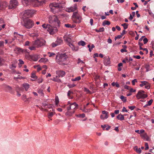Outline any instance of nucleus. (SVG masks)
<instances>
[{"label": "nucleus", "mask_w": 154, "mask_h": 154, "mask_svg": "<svg viewBox=\"0 0 154 154\" xmlns=\"http://www.w3.org/2000/svg\"><path fill=\"white\" fill-rule=\"evenodd\" d=\"M78 105L76 103H73L66 107L67 112L65 115L68 116H71L74 113L75 109L77 107Z\"/></svg>", "instance_id": "1"}, {"label": "nucleus", "mask_w": 154, "mask_h": 154, "mask_svg": "<svg viewBox=\"0 0 154 154\" xmlns=\"http://www.w3.org/2000/svg\"><path fill=\"white\" fill-rule=\"evenodd\" d=\"M48 21L52 26L58 27L60 26V21L55 15H50L48 17Z\"/></svg>", "instance_id": "2"}, {"label": "nucleus", "mask_w": 154, "mask_h": 154, "mask_svg": "<svg viewBox=\"0 0 154 154\" xmlns=\"http://www.w3.org/2000/svg\"><path fill=\"white\" fill-rule=\"evenodd\" d=\"M50 7L51 11L55 13L60 11L63 7L61 3L54 2L50 4Z\"/></svg>", "instance_id": "3"}, {"label": "nucleus", "mask_w": 154, "mask_h": 154, "mask_svg": "<svg viewBox=\"0 0 154 154\" xmlns=\"http://www.w3.org/2000/svg\"><path fill=\"white\" fill-rule=\"evenodd\" d=\"M67 58V55L65 54H62L57 55L56 56V60L57 62L60 65H66L65 61Z\"/></svg>", "instance_id": "4"}, {"label": "nucleus", "mask_w": 154, "mask_h": 154, "mask_svg": "<svg viewBox=\"0 0 154 154\" xmlns=\"http://www.w3.org/2000/svg\"><path fill=\"white\" fill-rule=\"evenodd\" d=\"M42 26L44 28L46 29L50 34H53L57 31V27H54V26H52L50 24L46 25L44 24L42 25Z\"/></svg>", "instance_id": "5"}, {"label": "nucleus", "mask_w": 154, "mask_h": 154, "mask_svg": "<svg viewBox=\"0 0 154 154\" xmlns=\"http://www.w3.org/2000/svg\"><path fill=\"white\" fill-rule=\"evenodd\" d=\"M34 25L33 22L30 19H28L24 22L23 26L26 28L29 29L31 28Z\"/></svg>", "instance_id": "6"}, {"label": "nucleus", "mask_w": 154, "mask_h": 154, "mask_svg": "<svg viewBox=\"0 0 154 154\" xmlns=\"http://www.w3.org/2000/svg\"><path fill=\"white\" fill-rule=\"evenodd\" d=\"M72 17L73 18H76L77 20L75 21L76 23H79L82 20V17L80 14L78 12V11L74 12L73 13Z\"/></svg>", "instance_id": "7"}, {"label": "nucleus", "mask_w": 154, "mask_h": 154, "mask_svg": "<svg viewBox=\"0 0 154 154\" xmlns=\"http://www.w3.org/2000/svg\"><path fill=\"white\" fill-rule=\"evenodd\" d=\"M18 3L17 0H11L10 1L9 5H8L9 9H14L18 5Z\"/></svg>", "instance_id": "8"}, {"label": "nucleus", "mask_w": 154, "mask_h": 154, "mask_svg": "<svg viewBox=\"0 0 154 154\" xmlns=\"http://www.w3.org/2000/svg\"><path fill=\"white\" fill-rule=\"evenodd\" d=\"M31 1L35 7H37L44 3L45 0H31Z\"/></svg>", "instance_id": "9"}, {"label": "nucleus", "mask_w": 154, "mask_h": 154, "mask_svg": "<svg viewBox=\"0 0 154 154\" xmlns=\"http://www.w3.org/2000/svg\"><path fill=\"white\" fill-rule=\"evenodd\" d=\"M14 38H16L19 42H22L25 40V37L22 35L18 34L17 32L14 33Z\"/></svg>", "instance_id": "10"}, {"label": "nucleus", "mask_w": 154, "mask_h": 154, "mask_svg": "<svg viewBox=\"0 0 154 154\" xmlns=\"http://www.w3.org/2000/svg\"><path fill=\"white\" fill-rule=\"evenodd\" d=\"M45 41L42 39H37L35 40L34 42V45L38 47H41L44 45L45 44Z\"/></svg>", "instance_id": "11"}, {"label": "nucleus", "mask_w": 154, "mask_h": 154, "mask_svg": "<svg viewBox=\"0 0 154 154\" xmlns=\"http://www.w3.org/2000/svg\"><path fill=\"white\" fill-rule=\"evenodd\" d=\"M144 91H143L140 90L139 91L136 96L138 99L140 98H145L147 97L146 94H144Z\"/></svg>", "instance_id": "12"}, {"label": "nucleus", "mask_w": 154, "mask_h": 154, "mask_svg": "<svg viewBox=\"0 0 154 154\" xmlns=\"http://www.w3.org/2000/svg\"><path fill=\"white\" fill-rule=\"evenodd\" d=\"M35 13V11L33 10H28L24 11L23 14L25 16H27L28 17H32Z\"/></svg>", "instance_id": "13"}, {"label": "nucleus", "mask_w": 154, "mask_h": 154, "mask_svg": "<svg viewBox=\"0 0 154 154\" xmlns=\"http://www.w3.org/2000/svg\"><path fill=\"white\" fill-rule=\"evenodd\" d=\"M77 9V5H76L75 4L73 6L66 8V12L70 13L74 12Z\"/></svg>", "instance_id": "14"}, {"label": "nucleus", "mask_w": 154, "mask_h": 154, "mask_svg": "<svg viewBox=\"0 0 154 154\" xmlns=\"http://www.w3.org/2000/svg\"><path fill=\"white\" fill-rule=\"evenodd\" d=\"M56 73L57 75L56 76V77H62L64 76L66 74L65 72L61 70H58L56 71Z\"/></svg>", "instance_id": "15"}, {"label": "nucleus", "mask_w": 154, "mask_h": 154, "mask_svg": "<svg viewBox=\"0 0 154 154\" xmlns=\"http://www.w3.org/2000/svg\"><path fill=\"white\" fill-rule=\"evenodd\" d=\"M103 115H101L100 116V118L102 119H106L108 117V112L105 110L102 111Z\"/></svg>", "instance_id": "16"}, {"label": "nucleus", "mask_w": 154, "mask_h": 154, "mask_svg": "<svg viewBox=\"0 0 154 154\" xmlns=\"http://www.w3.org/2000/svg\"><path fill=\"white\" fill-rule=\"evenodd\" d=\"M8 6V4L6 2L0 3V11L4 10Z\"/></svg>", "instance_id": "17"}, {"label": "nucleus", "mask_w": 154, "mask_h": 154, "mask_svg": "<svg viewBox=\"0 0 154 154\" xmlns=\"http://www.w3.org/2000/svg\"><path fill=\"white\" fill-rule=\"evenodd\" d=\"M5 90L7 92L11 93L12 91V88L11 86L6 84L4 85Z\"/></svg>", "instance_id": "18"}, {"label": "nucleus", "mask_w": 154, "mask_h": 154, "mask_svg": "<svg viewBox=\"0 0 154 154\" xmlns=\"http://www.w3.org/2000/svg\"><path fill=\"white\" fill-rule=\"evenodd\" d=\"M140 136L144 140H146V141H150V138L148 136L146 133H143L140 134Z\"/></svg>", "instance_id": "19"}, {"label": "nucleus", "mask_w": 154, "mask_h": 154, "mask_svg": "<svg viewBox=\"0 0 154 154\" xmlns=\"http://www.w3.org/2000/svg\"><path fill=\"white\" fill-rule=\"evenodd\" d=\"M104 60L103 63L106 66H107L110 63V58L109 57H105L104 58Z\"/></svg>", "instance_id": "20"}, {"label": "nucleus", "mask_w": 154, "mask_h": 154, "mask_svg": "<svg viewBox=\"0 0 154 154\" xmlns=\"http://www.w3.org/2000/svg\"><path fill=\"white\" fill-rule=\"evenodd\" d=\"M63 37L64 40L68 43L69 45V44H72L71 43L72 42V40L71 38L69 37H68L66 35H65Z\"/></svg>", "instance_id": "21"}, {"label": "nucleus", "mask_w": 154, "mask_h": 154, "mask_svg": "<svg viewBox=\"0 0 154 154\" xmlns=\"http://www.w3.org/2000/svg\"><path fill=\"white\" fill-rule=\"evenodd\" d=\"M17 63V60H15L14 62H12V64L10 66V68L12 70H13L16 67V64Z\"/></svg>", "instance_id": "22"}, {"label": "nucleus", "mask_w": 154, "mask_h": 154, "mask_svg": "<svg viewBox=\"0 0 154 154\" xmlns=\"http://www.w3.org/2000/svg\"><path fill=\"white\" fill-rule=\"evenodd\" d=\"M22 3L24 6H27L32 3L31 0H23Z\"/></svg>", "instance_id": "23"}, {"label": "nucleus", "mask_w": 154, "mask_h": 154, "mask_svg": "<svg viewBox=\"0 0 154 154\" xmlns=\"http://www.w3.org/2000/svg\"><path fill=\"white\" fill-rule=\"evenodd\" d=\"M69 46L72 48V50L73 51H78V50L79 49L78 47L75 46L72 44H69Z\"/></svg>", "instance_id": "24"}, {"label": "nucleus", "mask_w": 154, "mask_h": 154, "mask_svg": "<svg viewBox=\"0 0 154 154\" xmlns=\"http://www.w3.org/2000/svg\"><path fill=\"white\" fill-rule=\"evenodd\" d=\"M134 150L137 153L140 154L141 152V150L140 148H138V147L137 146L134 147Z\"/></svg>", "instance_id": "25"}, {"label": "nucleus", "mask_w": 154, "mask_h": 154, "mask_svg": "<svg viewBox=\"0 0 154 154\" xmlns=\"http://www.w3.org/2000/svg\"><path fill=\"white\" fill-rule=\"evenodd\" d=\"M23 86L24 87L26 91H27L29 88V85L27 83L23 84Z\"/></svg>", "instance_id": "26"}, {"label": "nucleus", "mask_w": 154, "mask_h": 154, "mask_svg": "<svg viewBox=\"0 0 154 154\" xmlns=\"http://www.w3.org/2000/svg\"><path fill=\"white\" fill-rule=\"evenodd\" d=\"M48 59L45 58H41L40 60H39V61L40 63H46L48 62Z\"/></svg>", "instance_id": "27"}, {"label": "nucleus", "mask_w": 154, "mask_h": 154, "mask_svg": "<svg viewBox=\"0 0 154 154\" xmlns=\"http://www.w3.org/2000/svg\"><path fill=\"white\" fill-rule=\"evenodd\" d=\"M117 119L120 120L122 121L124 120V116L122 114H119L117 117Z\"/></svg>", "instance_id": "28"}, {"label": "nucleus", "mask_w": 154, "mask_h": 154, "mask_svg": "<svg viewBox=\"0 0 154 154\" xmlns=\"http://www.w3.org/2000/svg\"><path fill=\"white\" fill-rule=\"evenodd\" d=\"M56 42L59 45L62 43L63 40L60 38H57Z\"/></svg>", "instance_id": "29"}, {"label": "nucleus", "mask_w": 154, "mask_h": 154, "mask_svg": "<svg viewBox=\"0 0 154 154\" xmlns=\"http://www.w3.org/2000/svg\"><path fill=\"white\" fill-rule=\"evenodd\" d=\"M147 82L146 81H141L140 82L141 83L140 84V86L142 87L144 85L145 86L146 85V84H147Z\"/></svg>", "instance_id": "30"}, {"label": "nucleus", "mask_w": 154, "mask_h": 154, "mask_svg": "<svg viewBox=\"0 0 154 154\" xmlns=\"http://www.w3.org/2000/svg\"><path fill=\"white\" fill-rule=\"evenodd\" d=\"M55 114L54 112H51L49 113L48 114V118L50 119Z\"/></svg>", "instance_id": "31"}, {"label": "nucleus", "mask_w": 154, "mask_h": 154, "mask_svg": "<svg viewBox=\"0 0 154 154\" xmlns=\"http://www.w3.org/2000/svg\"><path fill=\"white\" fill-rule=\"evenodd\" d=\"M15 51H17V53H20V52H23V50L22 49L20 48H16L15 49Z\"/></svg>", "instance_id": "32"}, {"label": "nucleus", "mask_w": 154, "mask_h": 154, "mask_svg": "<svg viewBox=\"0 0 154 154\" xmlns=\"http://www.w3.org/2000/svg\"><path fill=\"white\" fill-rule=\"evenodd\" d=\"M113 86H116L117 88H119L120 87V86L119 84L117 82H113L111 84Z\"/></svg>", "instance_id": "33"}, {"label": "nucleus", "mask_w": 154, "mask_h": 154, "mask_svg": "<svg viewBox=\"0 0 154 154\" xmlns=\"http://www.w3.org/2000/svg\"><path fill=\"white\" fill-rule=\"evenodd\" d=\"M110 24V22L108 21H104L103 23V26L105 25H109Z\"/></svg>", "instance_id": "34"}, {"label": "nucleus", "mask_w": 154, "mask_h": 154, "mask_svg": "<svg viewBox=\"0 0 154 154\" xmlns=\"http://www.w3.org/2000/svg\"><path fill=\"white\" fill-rule=\"evenodd\" d=\"M81 79L80 76H78L75 79H72V81H78L79 80Z\"/></svg>", "instance_id": "35"}, {"label": "nucleus", "mask_w": 154, "mask_h": 154, "mask_svg": "<svg viewBox=\"0 0 154 154\" xmlns=\"http://www.w3.org/2000/svg\"><path fill=\"white\" fill-rule=\"evenodd\" d=\"M104 28L102 27L101 28H100L99 29H95V31L97 32H102L104 31Z\"/></svg>", "instance_id": "36"}, {"label": "nucleus", "mask_w": 154, "mask_h": 154, "mask_svg": "<svg viewBox=\"0 0 154 154\" xmlns=\"http://www.w3.org/2000/svg\"><path fill=\"white\" fill-rule=\"evenodd\" d=\"M78 44L79 45L84 46L85 45V43L83 41H81L78 42Z\"/></svg>", "instance_id": "37"}, {"label": "nucleus", "mask_w": 154, "mask_h": 154, "mask_svg": "<svg viewBox=\"0 0 154 154\" xmlns=\"http://www.w3.org/2000/svg\"><path fill=\"white\" fill-rule=\"evenodd\" d=\"M38 93L41 96H44V93L43 92V91L41 89H39L38 90Z\"/></svg>", "instance_id": "38"}, {"label": "nucleus", "mask_w": 154, "mask_h": 154, "mask_svg": "<svg viewBox=\"0 0 154 154\" xmlns=\"http://www.w3.org/2000/svg\"><path fill=\"white\" fill-rule=\"evenodd\" d=\"M120 99L124 102H125L126 101L127 99L126 97H124L122 95L120 96Z\"/></svg>", "instance_id": "39"}, {"label": "nucleus", "mask_w": 154, "mask_h": 154, "mask_svg": "<svg viewBox=\"0 0 154 154\" xmlns=\"http://www.w3.org/2000/svg\"><path fill=\"white\" fill-rule=\"evenodd\" d=\"M84 91L87 94H90L91 93V92L90 91V90L86 88H84Z\"/></svg>", "instance_id": "40"}, {"label": "nucleus", "mask_w": 154, "mask_h": 154, "mask_svg": "<svg viewBox=\"0 0 154 154\" xmlns=\"http://www.w3.org/2000/svg\"><path fill=\"white\" fill-rule=\"evenodd\" d=\"M19 63L18 64L19 67H20L21 66V65H20V64H23L24 63V62L21 60V59H19Z\"/></svg>", "instance_id": "41"}, {"label": "nucleus", "mask_w": 154, "mask_h": 154, "mask_svg": "<svg viewBox=\"0 0 154 154\" xmlns=\"http://www.w3.org/2000/svg\"><path fill=\"white\" fill-rule=\"evenodd\" d=\"M55 104L57 105L59 102L58 98L57 96H56L55 97Z\"/></svg>", "instance_id": "42"}, {"label": "nucleus", "mask_w": 154, "mask_h": 154, "mask_svg": "<svg viewBox=\"0 0 154 154\" xmlns=\"http://www.w3.org/2000/svg\"><path fill=\"white\" fill-rule=\"evenodd\" d=\"M76 116L78 117H82L84 118L85 116V114H80L78 115H76Z\"/></svg>", "instance_id": "43"}, {"label": "nucleus", "mask_w": 154, "mask_h": 154, "mask_svg": "<svg viewBox=\"0 0 154 154\" xmlns=\"http://www.w3.org/2000/svg\"><path fill=\"white\" fill-rule=\"evenodd\" d=\"M122 26H123L124 28L125 29H126L128 28V24L126 23H124L122 24Z\"/></svg>", "instance_id": "44"}, {"label": "nucleus", "mask_w": 154, "mask_h": 154, "mask_svg": "<svg viewBox=\"0 0 154 154\" xmlns=\"http://www.w3.org/2000/svg\"><path fill=\"white\" fill-rule=\"evenodd\" d=\"M56 78H55L54 77L53 79V80L54 81H55V82H61V80L59 79H56Z\"/></svg>", "instance_id": "45"}, {"label": "nucleus", "mask_w": 154, "mask_h": 154, "mask_svg": "<svg viewBox=\"0 0 154 154\" xmlns=\"http://www.w3.org/2000/svg\"><path fill=\"white\" fill-rule=\"evenodd\" d=\"M145 88L148 89H149L150 88V84L148 82H147V84H146V85H145Z\"/></svg>", "instance_id": "46"}, {"label": "nucleus", "mask_w": 154, "mask_h": 154, "mask_svg": "<svg viewBox=\"0 0 154 154\" xmlns=\"http://www.w3.org/2000/svg\"><path fill=\"white\" fill-rule=\"evenodd\" d=\"M86 106H84V109L82 110V111L85 112H89L90 111V110H88L87 109H86Z\"/></svg>", "instance_id": "47"}, {"label": "nucleus", "mask_w": 154, "mask_h": 154, "mask_svg": "<svg viewBox=\"0 0 154 154\" xmlns=\"http://www.w3.org/2000/svg\"><path fill=\"white\" fill-rule=\"evenodd\" d=\"M22 99L23 100H25V101H26L27 100L26 96L25 95H23L22 96Z\"/></svg>", "instance_id": "48"}, {"label": "nucleus", "mask_w": 154, "mask_h": 154, "mask_svg": "<svg viewBox=\"0 0 154 154\" xmlns=\"http://www.w3.org/2000/svg\"><path fill=\"white\" fill-rule=\"evenodd\" d=\"M14 79H25V78L22 76H19L18 77H14Z\"/></svg>", "instance_id": "49"}, {"label": "nucleus", "mask_w": 154, "mask_h": 154, "mask_svg": "<svg viewBox=\"0 0 154 154\" xmlns=\"http://www.w3.org/2000/svg\"><path fill=\"white\" fill-rule=\"evenodd\" d=\"M153 101V100L152 99H151L150 100H149L148 102V105L149 106H150L151 105Z\"/></svg>", "instance_id": "50"}, {"label": "nucleus", "mask_w": 154, "mask_h": 154, "mask_svg": "<svg viewBox=\"0 0 154 154\" xmlns=\"http://www.w3.org/2000/svg\"><path fill=\"white\" fill-rule=\"evenodd\" d=\"M48 53L50 54L49 55V57H53L55 55V54L53 53H51L50 52H48Z\"/></svg>", "instance_id": "51"}, {"label": "nucleus", "mask_w": 154, "mask_h": 154, "mask_svg": "<svg viewBox=\"0 0 154 154\" xmlns=\"http://www.w3.org/2000/svg\"><path fill=\"white\" fill-rule=\"evenodd\" d=\"M58 45L55 42V43H53L51 44V46L53 47H54L57 46Z\"/></svg>", "instance_id": "52"}, {"label": "nucleus", "mask_w": 154, "mask_h": 154, "mask_svg": "<svg viewBox=\"0 0 154 154\" xmlns=\"http://www.w3.org/2000/svg\"><path fill=\"white\" fill-rule=\"evenodd\" d=\"M122 35H118L117 36L115 37V39L116 40L117 39L120 38L122 37Z\"/></svg>", "instance_id": "53"}, {"label": "nucleus", "mask_w": 154, "mask_h": 154, "mask_svg": "<svg viewBox=\"0 0 154 154\" xmlns=\"http://www.w3.org/2000/svg\"><path fill=\"white\" fill-rule=\"evenodd\" d=\"M145 146H146V147L145 148V150H147L149 149V146L148 143H145Z\"/></svg>", "instance_id": "54"}, {"label": "nucleus", "mask_w": 154, "mask_h": 154, "mask_svg": "<svg viewBox=\"0 0 154 154\" xmlns=\"http://www.w3.org/2000/svg\"><path fill=\"white\" fill-rule=\"evenodd\" d=\"M137 82V80L136 79H135L133 80L132 81V82L133 85H134L135 84V82Z\"/></svg>", "instance_id": "55"}, {"label": "nucleus", "mask_w": 154, "mask_h": 154, "mask_svg": "<svg viewBox=\"0 0 154 154\" xmlns=\"http://www.w3.org/2000/svg\"><path fill=\"white\" fill-rule=\"evenodd\" d=\"M4 42L2 41H0V47L3 46Z\"/></svg>", "instance_id": "56"}, {"label": "nucleus", "mask_w": 154, "mask_h": 154, "mask_svg": "<svg viewBox=\"0 0 154 154\" xmlns=\"http://www.w3.org/2000/svg\"><path fill=\"white\" fill-rule=\"evenodd\" d=\"M148 39L146 38H145L143 39V41L144 42V44H146L147 43V42H148Z\"/></svg>", "instance_id": "57"}, {"label": "nucleus", "mask_w": 154, "mask_h": 154, "mask_svg": "<svg viewBox=\"0 0 154 154\" xmlns=\"http://www.w3.org/2000/svg\"><path fill=\"white\" fill-rule=\"evenodd\" d=\"M130 91L131 92H135L136 91V90H134L133 88H130L129 89Z\"/></svg>", "instance_id": "58"}, {"label": "nucleus", "mask_w": 154, "mask_h": 154, "mask_svg": "<svg viewBox=\"0 0 154 154\" xmlns=\"http://www.w3.org/2000/svg\"><path fill=\"white\" fill-rule=\"evenodd\" d=\"M128 107L130 109L132 110L135 108V106H129Z\"/></svg>", "instance_id": "59"}, {"label": "nucleus", "mask_w": 154, "mask_h": 154, "mask_svg": "<svg viewBox=\"0 0 154 154\" xmlns=\"http://www.w3.org/2000/svg\"><path fill=\"white\" fill-rule=\"evenodd\" d=\"M146 72H148L150 70V69H149V66L148 65L146 66Z\"/></svg>", "instance_id": "60"}, {"label": "nucleus", "mask_w": 154, "mask_h": 154, "mask_svg": "<svg viewBox=\"0 0 154 154\" xmlns=\"http://www.w3.org/2000/svg\"><path fill=\"white\" fill-rule=\"evenodd\" d=\"M73 93V92L72 91H69L68 93H67V96L69 97L70 95Z\"/></svg>", "instance_id": "61"}, {"label": "nucleus", "mask_w": 154, "mask_h": 154, "mask_svg": "<svg viewBox=\"0 0 154 154\" xmlns=\"http://www.w3.org/2000/svg\"><path fill=\"white\" fill-rule=\"evenodd\" d=\"M133 57L135 58H136L137 59H140V57L139 55L137 56H134Z\"/></svg>", "instance_id": "62"}, {"label": "nucleus", "mask_w": 154, "mask_h": 154, "mask_svg": "<svg viewBox=\"0 0 154 154\" xmlns=\"http://www.w3.org/2000/svg\"><path fill=\"white\" fill-rule=\"evenodd\" d=\"M124 87L125 89H127L128 90H129L130 88V87H129L127 85H125L124 86Z\"/></svg>", "instance_id": "63"}, {"label": "nucleus", "mask_w": 154, "mask_h": 154, "mask_svg": "<svg viewBox=\"0 0 154 154\" xmlns=\"http://www.w3.org/2000/svg\"><path fill=\"white\" fill-rule=\"evenodd\" d=\"M68 86L69 88H71L74 87L75 85L74 84H73L72 85H69Z\"/></svg>", "instance_id": "64"}]
</instances>
